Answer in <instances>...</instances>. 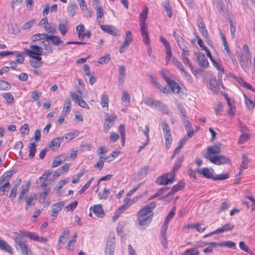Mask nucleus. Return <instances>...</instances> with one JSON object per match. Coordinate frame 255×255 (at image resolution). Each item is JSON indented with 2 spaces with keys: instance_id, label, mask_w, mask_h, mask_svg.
<instances>
[{
  "instance_id": "obj_47",
  "label": "nucleus",
  "mask_w": 255,
  "mask_h": 255,
  "mask_svg": "<svg viewBox=\"0 0 255 255\" xmlns=\"http://www.w3.org/2000/svg\"><path fill=\"white\" fill-rule=\"evenodd\" d=\"M219 247H227L233 249H236V245L235 243L230 241L220 243Z\"/></svg>"
},
{
  "instance_id": "obj_14",
  "label": "nucleus",
  "mask_w": 255,
  "mask_h": 255,
  "mask_svg": "<svg viewBox=\"0 0 255 255\" xmlns=\"http://www.w3.org/2000/svg\"><path fill=\"white\" fill-rule=\"evenodd\" d=\"M173 35L178 46L182 50L190 48V44L181 36L177 34L175 32H174Z\"/></svg>"
},
{
  "instance_id": "obj_42",
  "label": "nucleus",
  "mask_w": 255,
  "mask_h": 255,
  "mask_svg": "<svg viewBox=\"0 0 255 255\" xmlns=\"http://www.w3.org/2000/svg\"><path fill=\"white\" fill-rule=\"evenodd\" d=\"M183 160V157H180V158H179L177 161L175 162L172 171L170 172L171 173H174V177H175L176 172L179 169V168L181 166Z\"/></svg>"
},
{
  "instance_id": "obj_28",
  "label": "nucleus",
  "mask_w": 255,
  "mask_h": 255,
  "mask_svg": "<svg viewBox=\"0 0 255 255\" xmlns=\"http://www.w3.org/2000/svg\"><path fill=\"white\" fill-rule=\"evenodd\" d=\"M33 59L30 61V65L32 67L38 68L41 67V57L39 56H36L34 57H31Z\"/></svg>"
},
{
  "instance_id": "obj_25",
  "label": "nucleus",
  "mask_w": 255,
  "mask_h": 255,
  "mask_svg": "<svg viewBox=\"0 0 255 255\" xmlns=\"http://www.w3.org/2000/svg\"><path fill=\"white\" fill-rule=\"evenodd\" d=\"M234 227L235 225L234 224L230 223L226 224L214 231V233H220L229 231L232 230Z\"/></svg>"
},
{
  "instance_id": "obj_41",
  "label": "nucleus",
  "mask_w": 255,
  "mask_h": 255,
  "mask_svg": "<svg viewBox=\"0 0 255 255\" xmlns=\"http://www.w3.org/2000/svg\"><path fill=\"white\" fill-rule=\"evenodd\" d=\"M36 144L35 142H31L29 143L28 147L29 148V157L33 158L35 155L36 152Z\"/></svg>"
},
{
  "instance_id": "obj_2",
  "label": "nucleus",
  "mask_w": 255,
  "mask_h": 255,
  "mask_svg": "<svg viewBox=\"0 0 255 255\" xmlns=\"http://www.w3.org/2000/svg\"><path fill=\"white\" fill-rule=\"evenodd\" d=\"M148 12V7L147 6H144L142 11L140 13L139 17L141 35L142 37L143 42L147 46H149L150 42V38L148 36V26L145 22L147 18Z\"/></svg>"
},
{
  "instance_id": "obj_39",
  "label": "nucleus",
  "mask_w": 255,
  "mask_h": 255,
  "mask_svg": "<svg viewBox=\"0 0 255 255\" xmlns=\"http://www.w3.org/2000/svg\"><path fill=\"white\" fill-rule=\"evenodd\" d=\"M50 189H45V191L39 195V202H42L43 204H49V203L47 202L46 201V196L48 195V194L50 192Z\"/></svg>"
},
{
  "instance_id": "obj_48",
  "label": "nucleus",
  "mask_w": 255,
  "mask_h": 255,
  "mask_svg": "<svg viewBox=\"0 0 255 255\" xmlns=\"http://www.w3.org/2000/svg\"><path fill=\"white\" fill-rule=\"evenodd\" d=\"M199 251L196 248H193L187 250L182 253L181 255H199Z\"/></svg>"
},
{
  "instance_id": "obj_29",
  "label": "nucleus",
  "mask_w": 255,
  "mask_h": 255,
  "mask_svg": "<svg viewBox=\"0 0 255 255\" xmlns=\"http://www.w3.org/2000/svg\"><path fill=\"white\" fill-rule=\"evenodd\" d=\"M20 232L25 237L34 241H36L37 237L38 236L34 232H31L25 230H20Z\"/></svg>"
},
{
  "instance_id": "obj_50",
  "label": "nucleus",
  "mask_w": 255,
  "mask_h": 255,
  "mask_svg": "<svg viewBox=\"0 0 255 255\" xmlns=\"http://www.w3.org/2000/svg\"><path fill=\"white\" fill-rule=\"evenodd\" d=\"M50 40L53 45L57 46L63 43L60 38L56 35H52Z\"/></svg>"
},
{
  "instance_id": "obj_49",
  "label": "nucleus",
  "mask_w": 255,
  "mask_h": 255,
  "mask_svg": "<svg viewBox=\"0 0 255 255\" xmlns=\"http://www.w3.org/2000/svg\"><path fill=\"white\" fill-rule=\"evenodd\" d=\"M161 125L163 132V135L171 134L170 128L165 121H163Z\"/></svg>"
},
{
  "instance_id": "obj_23",
  "label": "nucleus",
  "mask_w": 255,
  "mask_h": 255,
  "mask_svg": "<svg viewBox=\"0 0 255 255\" xmlns=\"http://www.w3.org/2000/svg\"><path fill=\"white\" fill-rule=\"evenodd\" d=\"M30 185V182L28 181L25 186L22 187V190L18 198V201L20 202L23 199H26L29 192V188Z\"/></svg>"
},
{
  "instance_id": "obj_12",
  "label": "nucleus",
  "mask_w": 255,
  "mask_h": 255,
  "mask_svg": "<svg viewBox=\"0 0 255 255\" xmlns=\"http://www.w3.org/2000/svg\"><path fill=\"white\" fill-rule=\"evenodd\" d=\"M58 30L60 33L64 36L69 30V22L67 18H63L58 20Z\"/></svg>"
},
{
  "instance_id": "obj_45",
  "label": "nucleus",
  "mask_w": 255,
  "mask_h": 255,
  "mask_svg": "<svg viewBox=\"0 0 255 255\" xmlns=\"http://www.w3.org/2000/svg\"><path fill=\"white\" fill-rule=\"evenodd\" d=\"M244 96L245 99L246 104L248 109L249 110H252L255 106V102L248 98L245 94H244Z\"/></svg>"
},
{
  "instance_id": "obj_4",
  "label": "nucleus",
  "mask_w": 255,
  "mask_h": 255,
  "mask_svg": "<svg viewBox=\"0 0 255 255\" xmlns=\"http://www.w3.org/2000/svg\"><path fill=\"white\" fill-rule=\"evenodd\" d=\"M70 95L74 102L77 104L79 106L86 109H90L87 103L82 98V93L81 91L79 90L77 93L72 91L70 92Z\"/></svg>"
},
{
  "instance_id": "obj_36",
  "label": "nucleus",
  "mask_w": 255,
  "mask_h": 255,
  "mask_svg": "<svg viewBox=\"0 0 255 255\" xmlns=\"http://www.w3.org/2000/svg\"><path fill=\"white\" fill-rule=\"evenodd\" d=\"M109 98L107 94H103L101 95V105L103 108L109 107Z\"/></svg>"
},
{
  "instance_id": "obj_1",
  "label": "nucleus",
  "mask_w": 255,
  "mask_h": 255,
  "mask_svg": "<svg viewBox=\"0 0 255 255\" xmlns=\"http://www.w3.org/2000/svg\"><path fill=\"white\" fill-rule=\"evenodd\" d=\"M156 207V203L152 202L144 206L137 213V222L140 226H147L151 222L152 217V210Z\"/></svg>"
},
{
  "instance_id": "obj_55",
  "label": "nucleus",
  "mask_w": 255,
  "mask_h": 255,
  "mask_svg": "<svg viewBox=\"0 0 255 255\" xmlns=\"http://www.w3.org/2000/svg\"><path fill=\"white\" fill-rule=\"evenodd\" d=\"M76 30L78 34V37L80 39H83V33L85 32V27L82 24H80L77 26Z\"/></svg>"
},
{
  "instance_id": "obj_22",
  "label": "nucleus",
  "mask_w": 255,
  "mask_h": 255,
  "mask_svg": "<svg viewBox=\"0 0 255 255\" xmlns=\"http://www.w3.org/2000/svg\"><path fill=\"white\" fill-rule=\"evenodd\" d=\"M64 137H58L53 139L50 144L47 146L49 149L52 148L53 150L57 149L59 148L61 143L63 142Z\"/></svg>"
},
{
  "instance_id": "obj_21",
  "label": "nucleus",
  "mask_w": 255,
  "mask_h": 255,
  "mask_svg": "<svg viewBox=\"0 0 255 255\" xmlns=\"http://www.w3.org/2000/svg\"><path fill=\"white\" fill-rule=\"evenodd\" d=\"M64 206V204L62 202L54 204L52 206V211L51 216L52 220L55 219L57 216V214L62 210Z\"/></svg>"
},
{
  "instance_id": "obj_6",
  "label": "nucleus",
  "mask_w": 255,
  "mask_h": 255,
  "mask_svg": "<svg viewBox=\"0 0 255 255\" xmlns=\"http://www.w3.org/2000/svg\"><path fill=\"white\" fill-rule=\"evenodd\" d=\"M175 179L174 173H167L159 176L156 180V182L159 185H167L172 183Z\"/></svg>"
},
{
  "instance_id": "obj_27",
  "label": "nucleus",
  "mask_w": 255,
  "mask_h": 255,
  "mask_svg": "<svg viewBox=\"0 0 255 255\" xmlns=\"http://www.w3.org/2000/svg\"><path fill=\"white\" fill-rule=\"evenodd\" d=\"M0 250L10 254H12V248L4 241L0 238Z\"/></svg>"
},
{
  "instance_id": "obj_11",
  "label": "nucleus",
  "mask_w": 255,
  "mask_h": 255,
  "mask_svg": "<svg viewBox=\"0 0 255 255\" xmlns=\"http://www.w3.org/2000/svg\"><path fill=\"white\" fill-rule=\"evenodd\" d=\"M251 55L241 54L238 56V60L241 67L246 69L251 64Z\"/></svg>"
},
{
  "instance_id": "obj_61",
  "label": "nucleus",
  "mask_w": 255,
  "mask_h": 255,
  "mask_svg": "<svg viewBox=\"0 0 255 255\" xmlns=\"http://www.w3.org/2000/svg\"><path fill=\"white\" fill-rule=\"evenodd\" d=\"M149 169V165L144 166L143 168H141L140 170L139 171L138 176L141 177H144L146 176L148 172Z\"/></svg>"
},
{
  "instance_id": "obj_9",
  "label": "nucleus",
  "mask_w": 255,
  "mask_h": 255,
  "mask_svg": "<svg viewBox=\"0 0 255 255\" xmlns=\"http://www.w3.org/2000/svg\"><path fill=\"white\" fill-rule=\"evenodd\" d=\"M221 144L218 143L213 146H208L207 149V153L204 155L205 158L210 160V158L213 157V154H219L221 152Z\"/></svg>"
},
{
  "instance_id": "obj_58",
  "label": "nucleus",
  "mask_w": 255,
  "mask_h": 255,
  "mask_svg": "<svg viewBox=\"0 0 255 255\" xmlns=\"http://www.w3.org/2000/svg\"><path fill=\"white\" fill-rule=\"evenodd\" d=\"M213 65L218 69L219 71V74L221 76L224 73V68L222 64L218 63L215 60H213L212 61Z\"/></svg>"
},
{
  "instance_id": "obj_37",
  "label": "nucleus",
  "mask_w": 255,
  "mask_h": 255,
  "mask_svg": "<svg viewBox=\"0 0 255 255\" xmlns=\"http://www.w3.org/2000/svg\"><path fill=\"white\" fill-rule=\"evenodd\" d=\"M13 171H9L5 172L0 178V182H9V180L14 174Z\"/></svg>"
},
{
  "instance_id": "obj_60",
  "label": "nucleus",
  "mask_w": 255,
  "mask_h": 255,
  "mask_svg": "<svg viewBox=\"0 0 255 255\" xmlns=\"http://www.w3.org/2000/svg\"><path fill=\"white\" fill-rule=\"evenodd\" d=\"M20 133L23 135H28L29 133V129L28 125L27 124H24L20 128Z\"/></svg>"
},
{
  "instance_id": "obj_35",
  "label": "nucleus",
  "mask_w": 255,
  "mask_h": 255,
  "mask_svg": "<svg viewBox=\"0 0 255 255\" xmlns=\"http://www.w3.org/2000/svg\"><path fill=\"white\" fill-rule=\"evenodd\" d=\"M10 187V184L9 182H3L0 181V195L2 196L4 194L5 191H8V189Z\"/></svg>"
},
{
  "instance_id": "obj_17",
  "label": "nucleus",
  "mask_w": 255,
  "mask_h": 255,
  "mask_svg": "<svg viewBox=\"0 0 255 255\" xmlns=\"http://www.w3.org/2000/svg\"><path fill=\"white\" fill-rule=\"evenodd\" d=\"M172 61L173 64L180 71L181 74L187 78H189L190 75L188 74L187 71L184 69L181 62L179 61L176 58L173 57Z\"/></svg>"
},
{
  "instance_id": "obj_8",
  "label": "nucleus",
  "mask_w": 255,
  "mask_h": 255,
  "mask_svg": "<svg viewBox=\"0 0 255 255\" xmlns=\"http://www.w3.org/2000/svg\"><path fill=\"white\" fill-rule=\"evenodd\" d=\"M115 249V238L114 236H110L105 250V255H114Z\"/></svg>"
},
{
  "instance_id": "obj_34",
  "label": "nucleus",
  "mask_w": 255,
  "mask_h": 255,
  "mask_svg": "<svg viewBox=\"0 0 255 255\" xmlns=\"http://www.w3.org/2000/svg\"><path fill=\"white\" fill-rule=\"evenodd\" d=\"M71 110V102L70 99H66L63 104L62 112L65 115H67L70 112Z\"/></svg>"
},
{
  "instance_id": "obj_16",
  "label": "nucleus",
  "mask_w": 255,
  "mask_h": 255,
  "mask_svg": "<svg viewBox=\"0 0 255 255\" xmlns=\"http://www.w3.org/2000/svg\"><path fill=\"white\" fill-rule=\"evenodd\" d=\"M184 182L182 180L180 181L177 184L175 185L172 187L171 191L169 193L166 194L165 196L160 198V199L163 200L165 198L169 197V196L173 195L179 190L182 189L184 187Z\"/></svg>"
},
{
  "instance_id": "obj_40",
  "label": "nucleus",
  "mask_w": 255,
  "mask_h": 255,
  "mask_svg": "<svg viewBox=\"0 0 255 255\" xmlns=\"http://www.w3.org/2000/svg\"><path fill=\"white\" fill-rule=\"evenodd\" d=\"M189 227L192 228H195L196 229L198 232L200 233H202L204 232V231L206 230V229L207 227V226L206 225H204L202 223L200 224H191V225L189 226Z\"/></svg>"
},
{
  "instance_id": "obj_56",
  "label": "nucleus",
  "mask_w": 255,
  "mask_h": 255,
  "mask_svg": "<svg viewBox=\"0 0 255 255\" xmlns=\"http://www.w3.org/2000/svg\"><path fill=\"white\" fill-rule=\"evenodd\" d=\"M11 88L10 84L3 80H0V90L2 91L9 90Z\"/></svg>"
},
{
  "instance_id": "obj_59",
  "label": "nucleus",
  "mask_w": 255,
  "mask_h": 255,
  "mask_svg": "<svg viewBox=\"0 0 255 255\" xmlns=\"http://www.w3.org/2000/svg\"><path fill=\"white\" fill-rule=\"evenodd\" d=\"M164 137L165 138V146L166 148H169L172 141L171 134L164 135Z\"/></svg>"
},
{
  "instance_id": "obj_44",
  "label": "nucleus",
  "mask_w": 255,
  "mask_h": 255,
  "mask_svg": "<svg viewBox=\"0 0 255 255\" xmlns=\"http://www.w3.org/2000/svg\"><path fill=\"white\" fill-rule=\"evenodd\" d=\"M169 86L173 93L180 95L182 93L181 88L178 85V84L175 83L174 81L173 83H171Z\"/></svg>"
},
{
  "instance_id": "obj_46",
  "label": "nucleus",
  "mask_w": 255,
  "mask_h": 255,
  "mask_svg": "<svg viewBox=\"0 0 255 255\" xmlns=\"http://www.w3.org/2000/svg\"><path fill=\"white\" fill-rule=\"evenodd\" d=\"M122 101L126 106H127L130 103V96L128 92L126 91L123 92Z\"/></svg>"
},
{
  "instance_id": "obj_10",
  "label": "nucleus",
  "mask_w": 255,
  "mask_h": 255,
  "mask_svg": "<svg viewBox=\"0 0 255 255\" xmlns=\"http://www.w3.org/2000/svg\"><path fill=\"white\" fill-rule=\"evenodd\" d=\"M70 235V231L68 229H64L59 237L57 245V249H60L68 240Z\"/></svg>"
},
{
  "instance_id": "obj_38",
  "label": "nucleus",
  "mask_w": 255,
  "mask_h": 255,
  "mask_svg": "<svg viewBox=\"0 0 255 255\" xmlns=\"http://www.w3.org/2000/svg\"><path fill=\"white\" fill-rule=\"evenodd\" d=\"M165 11H166L167 16L169 18H171L172 16V9L169 3L167 1H164L162 3Z\"/></svg>"
},
{
  "instance_id": "obj_53",
  "label": "nucleus",
  "mask_w": 255,
  "mask_h": 255,
  "mask_svg": "<svg viewBox=\"0 0 255 255\" xmlns=\"http://www.w3.org/2000/svg\"><path fill=\"white\" fill-rule=\"evenodd\" d=\"M109 157H104L103 156H100L99 158L98 161L95 167H97L99 168V170H101L104 166L105 161Z\"/></svg>"
},
{
  "instance_id": "obj_7",
  "label": "nucleus",
  "mask_w": 255,
  "mask_h": 255,
  "mask_svg": "<svg viewBox=\"0 0 255 255\" xmlns=\"http://www.w3.org/2000/svg\"><path fill=\"white\" fill-rule=\"evenodd\" d=\"M30 48L29 49H24L26 54L30 57H34L36 56H40V55H42L43 51L42 47L36 45H31Z\"/></svg>"
},
{
  "instance_id": "obj_13",
  "label": "nucleus",
  "mask_w": 255,
  "mask_h": 255,
  "mask_svg": "<svg viewBox=\"0 0 255 255\" xmlns=\"http://www.w3.org/2000/svg\"><path fill=\"white\" fill-rule=\"evenodd\" d=\"M210 161L216 165L224 164L230 162V160L228 157L222 155L213 156V157L210 158Z\"/></svg>"
},
{
  "instance_id": "obj_32",
  "label": "nucleus",
  "mask_w": 255,
  "mask_h": 255,
  "mask_svg": "<svg viewBox=\"0 0 255 255\" xmlns=\"http://www.w3.org/2000/svg\"><path fill=\"white\" fill-rule=\"evenodd\" d=\"M94 213L99 218H102L104 216V212L101 205H95L93 207Z\"/></svg>"
},
{
  "instance_id": "obj_20",
  "label": "nucleus",
  "mask_w": 255,
  "mask_h": 255,
  "mask_svg": "<svg viewBox=\"0 0 255 255\" xmlns=\"http://www.w3.org/2000/svg\"><path fill=\"white\" fill-rule=\"evenodd\" d=\"M196 172L205 178L213 179L214 180V170L212 169H209L205 167L202 168L201 170L197 169Z\"/></svg>"
},
{
  "instance_id": "obj_18",
  "label": "nucleus",
  "mask_w": 255,
  "mask_h": 255,
  "mask_svg": "<svg viewBox=\"0 0 255 255\" xmlns=\"http://www.w3.org/2000/svg\"><path fill=\"white\" fill-rule=\"evenodd\" d=\"M126 75V68L125 65H120L118 70V85L122 86Z\"/></svg>"
},
{
  "instance_id": "obj_51",
  "label": "nucleus",
  "mask_w": 255,
  "mask_h": 255,
  "mask_svg": "<svg viewBox=\"0 0 255 255\" xmlns=\"http://www.w3.org/2000/svg\"><path fill=\"white\" fill-rule=\"evenodd\" d=\"M110 193L109 190L104 188L103 191L99 192L98 197L100 199L106 200L108 198Z\"/></svg>"
},
{
  "instance_id": "obj_30",
  "label": "nucleus",
  "mask_w": 255,
  "mask_h": 255,
  "mask_svg": "<svg viewBox=\"0 0 255 255\" xmlns=\"http://www.w3.org/2000/svg\"><path fill=\"white\" fill-rule=\"evenodd\" d=\"M97 13V20L98 24L104 22V10L102 7L95 8Z\"/></svg>"
},
{
  "instance_id": "obj_26",
  "label": "nucleus",
  "mask_w": 255,
  "mask_h": 255,
  "mask_svg": "<svg viewBox=\"0 0 255 255\" xmlns=\"http://www.w3.org/2000/svg\"><path fill=\"white\" fill-rule=\"evenodd\" d=\"M249 162V160L248 157L246 154H243L242 155V161L240 166V169L239 171V174H241L244 170L246 169L248 167V163Z\"/></svg>"
},
{
  "instance_id": "obj_19",
  "label": "nucleus",
  "mask_w": 255,
  "mask_h": 255,
  "mask_svg": "<svg viewBox=\"0 0 255 255\" xmlns=\"http://www.w3.org/2000/svg\"><path fill=\"white\" fill-rule=\"evenodd\" d=\"M197 62L200 66L204 68H207L209 65L208 61L205 55L201 52L195 53Z\"/></svg>"
},
{
  "instance_id": "obj_57",
  "label": "nucleus",
  "mask_w": 255,
  "mask_h": 255,
  "mask_svg": "<svg viewBox=\"0 0 255 255\" xmlns=\"http://www.w3.org/2000/svg\"><path fill=\"white\" fill-rule=\"evenodd\" d=\"M158 109L161 111L163 113L166 114V115H169L170 111L168 109L167 106L164 105L162 104L161 102H160V105L159 106L157 107Z\"/></svg>"
},
{
  "instance_id": "obj_15",
  "label": "nucleus",
  "mask_w": 255,
  "mask_h": 255,
  "mask_svg": "<svg viewBox=\"0 0 255 255\" xmlns=\"http://www.w3.org/2000/svg\"><path fill=\"white\" fill-rule=\"evenodd\" d=\"M101 28L105 32L112 35L117 36L120 35L117 28L113 25H101Z\"/></svg>"
},
{
  "instance_id": "obj_33",
  "label": "nucleus",
  "mask_w": 255,
  "mask_h": 255,
  "mask_svg": "<svg viewBox=\"0 0 255 255\" xmlns=\"http://www.w3.org/2000/svg\"><path fill=\"white\" fill-rule=\"evenodd\" d=\"M226 100L229 107L228 114L230 115L234 116L235 114V106L234 104V102H232L227 96H226Z\"/></svg>"
},
{
  "instance_id": "obj_62",
  "label": "nucleus",
  "mask_w": 255,
  "mask_h": 255,
  "mask_svg": "<svg viewBox=\"0 0 255 255\" xmlns=\"http://www.w3.org/2000/svg\"><path fill=\"white\" fill-rule=\"evenodd\" d=\"M41 95V93L39 91H33L31 93V102L38 101L39 97Z\"/></svg>"
},
{
  "instance_id": "obj_5",
  "label": "nucleus",
  "mask_w": 255,
  "mask_h": 255,
  "mask_svg": "<svg viewBox=\"0 0 255 255\" xmlns=\"http://www.w3.org/2000/svg\"><path fill=\"white\" fill-rule=\"evenodd\" d=\"M106 118L103 126V130L105 133H107L110 129L114 126L117 117L115 114L110 115L106 113Z\"/></svg>"
},
{
  "instance_id": "obj_54",
  "label": "nucleus",
  "mask_w": 255,
  "mask_h": 255,
  "mask_svg": "<svg viewBox=\"0 0 255 255\" xmlns=\"http://www.w3.org/2000/svg\"><path fill=\"white\" fill-rule=\"evenodd\" d=\"M111 59V55L110 54L107 53L104 56L99 59L98 62L101 64L108 63Z\"/></svg>"
},
{
  "instance_id": "obj_63",
  "label": "nucleus",
  "mask_w": 255,
  "mask_h": 255,
  "mask_svg": "<svg viewBox=\"0 0 255 255\" xmlns=\"http://www.w3.org/2000/svg\"><path fill=\"white\" fill-rule=\"evenodd\" d=\"M125 205L121 206L120 209H123L124 210H126L127 208L129 207L131 204V200L128 197H126L124 199Z\"/></svg>"
},
{
  "instance_id": "obj_43",
  "label": "nucleus",
  "mask_w": 255,
  "mask_h": 255,
  "mask_svg": "<svg viewBox=\"0 0 255 255\" xmlns=\"http://www.w3.org/2000/svg\"><path fill=\"white\" fill-rule=\"evenodd\" d=\"M79 132L78 130L69 132L66 133L63 137L64 138L71 140L78 136Z\"/></svg>"
},
{
  "instance_id": "obj_64",
  "label": "nucleus",
  "mask_w": 255,
  "mask_h": 255,
  "mask_svg": "<svg viewBox=\"0 0 255 255\" xmlns=\"http://www.w3.org/2000/svg\"><path fill=\"white\" fill-rule=\"evenodd\" d=\"M126 225V222L125 221H121L119 222L117 227V232L118 234H121L123 232V229Z\"/></svg>"
},
{
  "instance_id": "obj_24",
  "label": "nucleus",
  "mask_w": 255,
  "mask_h": 255,
  "mask_svg": "<svg viewBox=\"0 0 255 255\" xmlns=\"http://www.w3.org/2000/svg\"><path fill=\"white\" fill-rule=\"evenodd\" d=\"M160 101L155 100L151 98H148L144 101V103L145 105L153 108H157L160 105Z\"/></svg>"
},
{
  "instance_id": "obj_3",
  "label": "nucleus",
  "mask_w": 255,
  "mask_h": 255,
  "mask_svg": "<svg viewBox=\"0 0 255 255\" xmlns=\"http://www.w3.org/2000/svg\"><path fill=\"white\" fill-rule=\"evenodd\" d=\"M13 239L16 250L20 252L21 255H28L30 250L27 245L23 241L22 236L17 233H14Z\"/></svg>"
},
{
  "instance_id": "obj_31",
  "label": "nucleus",
  "mask_w": 255,
  "mask_h": 255,
  "mask_svg": "<svg viewBox=\"0 0 255 255\" xmlns=\"http://www.w3.org/2000/svg\"><path fill=\"white\" fill-rule=\"evenodd\" d=\"M37 195L34 194L33 195L29 196L26 200V205L25 206V209L27 210L29 207L31 205H34L35 204L34 200H36Z\"/></svg>"
},
{
  "instance_id": "obj_52",
  "label": "nucleus",
  "mask_w": 255,
  "mask_h": 255,
  "mask_svg": "<svg viewBox=\"0 0 255 255\" xmlns=\"http://www.w3.org/2000/svg\"><path fill=\"white\" fill-rule=\"evenodd\" d=\"M3 98L5 100L7 104L12 105L14 103V98L10 93H4Z\"/></svg>"
}]
</instances>
